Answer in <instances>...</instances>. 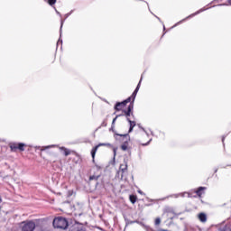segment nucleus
Segmentation results:
<instances>
[{"label":"nucleus","instance_id":"f257e3e1","mask_svg":"<svg viewBox=\"0 0 231 231\" xmlns=\"http://www.w3.org/2000/svg\"><path fill=\"white\" fill-rule=\"evenodd\" d=\"M52 225L54 228H61L62 230H66L69 226L68 220L62 217L54 218Z\"/></svg>","mask_w":231,"mask_h":231},{"label":"nucleus","instance_id":"f03ea898","mask_svg":"<svg viewBox=\"0 0 231 231\" xmlns=\"http://www.w3.org/2000/svg\"><path fill=\"white\" fill-rule=\"evenodd\" d=\"M117 136H120V138L116 137V140H121L123 144L121 145L122 151H127L129 149V142L131 141V137H129V134H117Z\"/></svg>","mask_w":231,"mask_h":231},{"label":"nucleus","instance_id":"7ed1b4c3","mask_svg":"<svg viewBox=\"0 0 231 231\" xmlns=\"http://www.w3.org/2000/svg\"><path fill=\"white\" fill-rule=\"evenodd\" d=\"M21 231H33L35 230V222L23 221L21 223Z\"/></svg>","mask_w":231,"mask_h":231},{"label":"nucleus","instance_id":"20e7f679","mask_svg":"<svg viewBox=\"0 0 231 231\" xmlns=\"http://www.w3.org/2000/svg\"><path fill=\"white\" fill-rule=\"evenodd\" d=\"M127 173V163L121 164L119 167V171L116 173V178H120V180H124V176ZM121 174V177H120Z\"/></svg>","mask_w":231,"mask_h":231},{"label":"nucleus","instance_id":"39448f33","mask_svg":"<svg viewBox=\"0 0 231 231\" xmlns=\"http://www.w3.org/2000/svg\"><path fill=\"white\" fill-rule=\"evenodd\" d=\"M111 147V143H101L99 144H97L96 147H94L91 150V156L93 158V160H95V155L97 154V151H98V147Z\"/></svg>","mask_w":231,"mask_h":231},{"label":"nucleus","instance_id":"423d86ee","mask_svg":"<svg viewBox=\"0 0 231 231\" xmlns=\"http://www.w3.org/2000/svg\"><path fill=\"white\" fill-rule=\"evenodd\" d=\"M69 231H86V227L82 224L75 223L69 227Z\"/></svg>","mask_w":231,"mask_h":231},{"label":"nucleus","instance_id":"0eeeda50","mask_svg":"<svg viewBox=\"0 0 231 231\" xmlns=\"http://www.w3.org/2000/svg\"><path fill=\"white\" fill-rule=\"evenodd\" d=\"M134 108V104L130 103V105L127 107V110H124L123 113L126 116V119L129 118V116H134L133 115V109Z\"/></svg>","mask_w":231,"mask_h":231},{"label":"nucleus","instance_id":"6e6552de","mask_svg":"<svg viewBox=\"0 0 231 231\" xmlns=\"http://www.w3.org/2000/svg\"><path fill=\"white\" fill-rule=\"evenodd\" d=\"M124 107H125V105L124 101L123 102H117L115 106L116 111H122V109H124Z\"/></svg>","mask_w":231,"mask_h":231},{"label":"nucleus","instance_id":"1a4fd4ad","mask_svg":"<svg viewBox=\"0 0 231 231\" xmlns=\"http://www.w3.org/2000/svg\"><path fill=\"white\" fill-rule=\"evenodd\" d=\"M126 120L130 124V128H129L128 133H133V129H134V127L136 126V122L131 121V119L129 117H127Z\"/></svg>","mask_w":231,"mask_h":231},{"label":"nucleus","instance_id":"9d476101","mask_svg":"<svg viewBox=\"0 0 231 231\" xmlns=\"http://www.w3.org/2000/svg\"><path fill=\"white\" fill-rule=\"evenodd\" d=\"M199 219L201 223H207V214L205 213L199 214Z\"/></svg>","mask_w":231,"mask_h":231},{"label":"nucleus","instance_id":"9b49d317","mask_svg":"<svg viewBox=\"0 0 231 231\" xmlns=\"http://www.w3.org/2000/svg\"><path fill=\"white\" fill-rule=\"evenodd\" d=\"M60 151H63L64 156H69L71 154V152L68 150V148L60 147Z\"/></svg>","mask_w":231,"mask_h":231},{"label":"nucleus","instance_id":"f8f14e48","mask_svg":"<svg viewBox=\"0 0 231 231\" xmlns=\"http://www.w3.org/2000/svg\"><path fill=\"white\" fill-rule=\"evenodd\" d=\"M203 190H205V188L199 187L198 190L196 191L197 196L201 197V194H203Z\"/></svg>","mask_w":231,"mask_h":231},{"label":"nucleus","instance_id":"ddd939ff","mask_svg":"<svg viewBox=\"0 0 231 231\" xmlns=\"http://www.w3.org/2000/svg\"><path fill=\"white\" fill-rule=\"evenodd\" d=\"M218 231H231L230 226H224L218 228Z\"/></svg>","mask_w":231,"mask_h":231},{"label":"nucleus","instance_id":"4468645a","mask_svg":"<svg viewBox=\"0 0 231 231\" xmlns=\"http://www.w3.org/2000/svg\"><path fill=\"white\" fill-rule=\"evenodd\" d=\"M10 149H11V151H13V152L17 151V149H18V143H11Z\"/></svg>","mask_w":231,"mask_h":231},{"label":"nucleus","instance_id":"2eb2a0df","mask_svg":"<svg viewBox=\"0 0 231 231\" xmlns=\"http://www.w3.org/2000/svg\"><path fill=\"white\" fill-rule=\"evenodd\" d=\"M136 95H138V92L137 91H134L133 94H132V102L131 104H134V99L136 98Z\"/></svg>","mask_w":231,"mask_h":231},{"label":"nucleus","instance_id":"dca6fc26","mask_svg":"<svg viewBox=\"0 0 231 231\" xmlns=\"http://www.w3.org/2000/svg\"><path fill=\"white\" fill-rule=\"evenodd\" d=\"M118 116H124V115H118V116H116L113 119L111 129H115V124H116V119L118 118Z\"/></svg>","mask_w":231,"mask_h":231},{"label":"nucleus","instance_id":"f3484780","mask_svg":"<svg viewBox=\"0 0 231 231\" xmlns=\"http://www.w3.org/2000/svg\"><path fill=\"white\" fill-rule=\"evenodd\" d=\"M201 12H205V9H200L198 12L190 14L189 16L187 17V19H189V17H194V15H198V14H201Z\"/></svg>","mask_w":231,"mask_h":231},{"label":"nucleus","instance_id":"a211bd4d","mask_svg":"<svg viewBox=\"0 0 231 231\" xmlns=\"http://www.w3.org/2000/svg\"><path fill=\"white\" fill-rule=\"evenodd\" d=\"M99 178H100V176L92 175V176L89 177V180L90 181H93V180L97 181V180H98Z\"/></svg>","mask_w":231,"mask_h":231},{"label":"nucleus","instance_id":"6ab92c4d","mask_svg":"<svg viewBox=\"0 0 231 231\" xmlns=\"http://www.w3.org/2000/svg\"><path fill=\"white\" fill-rule=\"evenodd\" d=\"M130 201L134 205V203H136V196L130 195Z\"/></svg>","mask_w":231,"mask_h":231},{"label":"nucleus","instance_id":"aec40b11","mask_svg":"<svg viewBox=\"0 0 231 231\" xmlns=\"http://www.w3.org/2000/svg\"><path fill=\"white\" fill-rule=\"evenodd\" d=\"M25 144L23 143H18V149L19 151H24Z\"/></svg>","mask_w":231,"mask_h":231},{"label":"nucleus","instance_id":"412c9836","mask_svg":"<svg viewBox=\"0 0 231 231\" xmlns=\"http://www.w3.org/2000/svg\"><path fill=\"white\" fill-rule=\"evenodd\" d=\"M131 99H133L132 96L127 97L125 101H123V103H125V106H127V104H129V102H131Z\"/></svg>","mask_w":231,"mask_h":231},{"label":"nucleus","instance_id":"4be33fe9","mask_svg":"<svg viewBox=\"0 0 231 231\" xmlns=\"http://www.w3.org/2000/svg\"><path fill=\"white\" fill-rule=\"evenodd\" d=\"M62 26H64V20H61V22H60V35H62Z\"/></svg>","mask_w":231,"mask_h":231},{"label":"nucleus","instance_id":"5701e85b","mask_svg":"<svg viewBox=\"0 0 231 231\" xmlns=\"http://www.w3.org/2000/svg\"><path fill=\"white\" fill-rule=\"evenodd\" d=\"M140 84H142V78H141L136 88L134 89V91H136L137 93H138V91H140Z\"/></svg>","mask_w":231,"mask_h":231},{"label":"nucleus","instance_id":"b1692460","mask_svg":"<svg viewBox=\"0 0 231 231\" xmlns=\"http://www.w3.org/2000/svg\"><path fill=\"white\" fill-rule=\"evenodd\" d=\"M48 3L51 6H53V5H55V3H57V0H48Z\"/></svg>","mask_w":231,"mask_h":231},{"label":"nucleus","instance_id":"393cba45","mask_svg":"<svg viewBox=\"0 0 231 231\" xmlns=\"http://www.w3.org/2000/svg\"><path fill=\"white\" fill-rule=\"evenodd\" d=\"M185 194L188 195V198H190V194H189V193H180L179 195H174V198H179V196H185Z\"/></svg>","mask_w":231,"mask_h":231},{"label":"nucleus","instance_id":"a878e982","mask_svg":"<svg viewBox=\"0 0 231 231\" xmlns=\"http://www.w3.org/2000/svg\"><path fill=\"white\" fill-rule=\"evenodd\" d=\"M161 223H162V219H160V218L155 219V225L156 226L160 225Z\"/></svg>","mask_w":231,"mask_h":231},{"label":"nucleus","instance_id":"bb28decb","mask_svg":"<svg viewBox=\"0 0 231 231\" xmlns=\"http://www.w3.org/2000/svg\"><path fill=\"white\" fill-rule=\"evenodd\" d=\"M151 142H152V139H150L149 142H147L146 143H143V146L149 145V143H151Z\"/></svg>","mask_w":231,"mask_h":231},{"label":"nucleus","instance_id":"cd10ccee","mask_svg":"<svg viewBox=\"0 0 231 231\" xmlns=\"http://www.w3.org/2000/svg\"><path fill=\"white\" fill-rule=\"evenodd\" d=\"M55 12L58 15H60V13L59 11H57V9H55Z\"/></svg>","mask_w":231,"mask_h":231},{"label":"nucleus","instance_id":"c85d7f7f","mask_svg":"<svg viewBox=\"0 0 231 231\" xmlns=\"http://www.w3.org/2000/svg\"><path fill=\"white\" fill-rule=\"evenodd\" d=\"M228 5L231 6V0H227Z\"/></svg>","mask_w":231,"mask_h":231},{"label":"nucleus","instance_id":"c756f323","mask_svg":"<svg viewBox=\"0 0 231 231\" xmlns=\"http://www.w3.org/2000/svg\"><path fill=\"white\" fill-rule=\"evenodd\" d=\"M118 178V180H120V178H122V174H119V177H117Z\"/></svg>","mask_w":231,"mask_h":231},{"label":"nucleus","instance_id":"7c9ffc66","mask_svg":"<svg viewBox=\"0 0 231 231\" xmlns=\"http://www.w3.org/2000/svg\"><path fill=\"white\" fill-rule=\"evenodd\" d=\"M222 142H225V136L222 137Z\"/></svg>","mask_w":231,"mask_h":231},{"label":"nucleus","instance_id":"2f4dec72","mask_svg":"<svg viewBox=\"0 0 231 231\" xmlns=\"http://www.w3.org/2000/svg\"><path fill=\"white\" fill-rule=\"evenodd\" d=\"M50 147H51V146H46L45 149H50Z\"/></svg>","mask_w":231,"mask_h":231},{"label":"nucleus","instance_id":"473e14b6","mask_svg":"<svg viewBox=\"0 0 231 231\" xmlns=\"http://www.w3.org/2000/svg\"><path fill=\"white\" fill-rule=\"evenodd\" d=\"M58 42H62V41L60 39V40L58 41Z\"/></svg>","mask_w":231,"mask_h":231},{"label":"nucleus","instance_id":"72a5a7b5","mask_svg":"<svg viewBox=\"0 0 231 231\" xmlns=\"http://www.w3.org/2000/svg\"><path fill=\"white\" fill-rule=\"evenodd\" d=\"M143 131H145V129L144 128H141Z\"/></svg>","mask_w":231,"mask_h":231},{"label":"nucleus","instance_id":"f704fd0d","mask_svg":"<svg viewBox=\"0 0 231 231\" xmlns=\"http://www.w3.org/2000/svg\"><path fill=\"white\" fill-rule=\"evenodd\" d=\"M157 19L160 21V18H159V17H157Z\"/></svg>","mask_w":231,"mask_h":231},{"label":"nucleus","instance_id":"c9c22d12","mask_svg":"<svg viewBox=\"0 0 231 231\" xmlns=\"http://www.w3.org/2000/svg\"><path fill=\"white\" fill-rule=\"evenodd\" d=\"M1 201H2V200H1V199H0V203H1Z\"/></svg>","mask_w":231,"mask_h":231}]
</instances>
